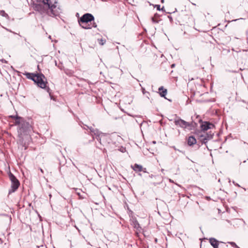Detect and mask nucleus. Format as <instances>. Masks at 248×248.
I'll use <instances>...</instances> for the list:
<instances>
[{
  "label": "nucleus",
  "mask_w": 248,
  "mask_h": 248,
  "mask_svg": "<svg viewBox=\"0 0 248 248\" xmlns=\"http://www.w3.org/2000/svg\"><path fill=\"white\" fill-rule=\"evenodd\" d=\"M35 8L41 13L46 12L50 16H57L59 15L61 9L51 0H42V3L37 5Z\"/></svg>",
  "instance_id": "f257e3e1"
},
{
  "label": "nucleus",
  "mask_w": 248,
  "mask_h": 248,
  "mask_svg": "<svg viewBox=\"0 0 248 248\" xmlns=\"http://www.w3.org/2000/svg\"><path fill=\"white\" fill-rule=\"evenodd\" d=\"M24 75L26 77L32 80L37 84L38 87L45 89L46 87L47 81L45 76L42 74H34L33 73H25Z\"/></svg>",
  "instance_id": "f03ea898"
},
{
  "label": "nucleus",
  "mask_w": 248,
  "mask_h": 248,
  "mask_svg": "<svg viewBox=\"0 0 248 248\" xmlns=\"http://www.w3.org/2000/svg\"><path fill=\"white\" fill-rule=\"evenodd\" d=\"M15 124L19 126L18 132L20 136L28 134L31 129V126L29 122H25L22 118L18 116L16 117Z\"/></svg>",
  "instance_id": "7ed1b4c3"
},
{
  "label": "nucleus",
  "mask_w": 248,
  "mask_h": 248,
  "mask_svg": "<svg viewBox=\"0 0 248 248\" xmlns=\"http://www.w3.org/2000/svg\"><path fill=\"white\" fill-rule=\"evenodd\" d=\"M199 122L201 124L200 127L202 131L204 132L215 127L214 124L208 121H203L201 119L199 120Z\"/></svg>",
  "instance_id": "20e7f679"
},
{
  "label": "nucleus",
  "mask_w": 248,
  "mask_h": 248,
  "mask_svg": "<svg viewBox=\"0 0 248 248\" xmlns=\"http://www.w3.org/2000/svg\"><path fill=\"white\" fill-rule=\"evenodd\" d=\"M9 177L12 183V190L10 191V192H15L18 188L20 183L18 180L11 172H10L9 173Z\"/></svg>",
  "instance_id": "39448f33"
},
{
  "label": "nucleus",
  "mask_w": 248,
  "mask_h": 248,
  "mask_svg": "<svg viewBox=\"0 0 248 248\" xmlns=\"http://www.w3.org/2000/svg\"><path fill=\"white\" fill-rule=\"evenodd\" d=\"M214 135V133L211 132L206 133L205 135L201 134L199 135V140L202 144L206 145L208 140L213 138Z\"/></svg>",
  "instance_id": "423d86ee"
},
{
  "label": "nucleus",
  "mask_w": 248,
  "mask_h": 248,
  "mask_svg": "<svg viewBox=\"0 0 248 248\" xmlns=\"http://www.w3.org/2000/svg\"><path fill=\"white\" fill-rule=\"evenodd\" d=\"M94 20L93 16L90 14H85L82 16L80 19L79 22L83 24H88V22H91Z\"/></svg>",
  "instance_id": "0eeeda50"
},
{
  "label": "nucleus",
  "mask_w": 248,
  "mask_h": 248,
  "mask_svg": "<svg viewBox=\"0 0 248 248\" xmlns=\"http://www.w3.org/2000/svg\"><path fill=\"white\" fill-rule=\"evenodd\" d=\"M174 123L175 125H179L180 127L183 129L187 128V126L189 125L188 122L185 121L180 118L175 120Z\"/></svg>",
  "instance_id": "6e6552de"
},
{
  "label": "nucleus",
  "mask_w": 248,
  "mask_h": 248,
  "mask_svg": "<svg viewBox=\"0 0 248 248\" xmlns=\"http://www.w3.org/2000/svg\"><path fill=\"white\" fill-rule=\"evenodd\" d=\"M90 129L92 134L96 136L97 140L99 141L101 144H102L101 138L102 137L105 136V134L100 132L97 129L90 128Z\"/></svg>",
  "instance_id": "1a4fd4ad"
},
{
  "label": "nucleus",
  "mask_w": 248,
  "mask_h": 248,
  "mask_svg": "<svg viewBox=\"0 0 248 248\" xmlns=\"http://www.w3.org/2000/svg\"><path fill=\"white\" fill-rule=\"evenodd\" d=\"M209 243L214 248H218L219 241L215 238L209 239Z\"/></svg>",
  "instance_id": "9d476101"
},
{
  "label": "nucleus",
  "mask_w": 248,
  "mask_h": 248,
  "mask_svg": "<svg viewBox=\"0 0 248 248\" xmlns=\"http://www.w3.org/2000/svg\"><path fill=\"white\" fill-rule=\"evenodd\" d=\"M159 93L161 97H164L165 99L167 98L165 97L167 93V90L164 88L163 86H161L158 88Z\"/></svg>",
  "instance_id": "9b49d317"
},
{
  "label": "nucleus",
  "mask_w": 248,
  "mask_h": 248,
  "mask_svg": "<svg viewBox=\"0 0 248 248\" xmlns=\"http://www.w3.org/2000/svg\"><path fill=\"white\" fill-rule=\"evenodd\" d=\"M197 142L195 138L193 136H190L187 140V144L189 146H192Z\"/></svg>",
  "instance_id": "f8f14e48"
},
{
  "label": "nucleus",
  "mask_w": 248,
  "mask_h": 248,
  "mask_svg": "<svg viewBox=\"0 0 248 248\" xmlns=\"http://www.w3.org/2000/svg\"><path fill=\"white\" fill-rule=\"evenodd\" d=\"M132 225L133 227L136 229V231L135 232L138 235L139 234V228H140V224L137 220H135L134 219L132 220Z\"/></svg>",
  "instance_id": "ddd939ff"
},
{
  "label": "nucleus",
  "mask_w": 248,
  "mask_h": 248,
  "mask_svg": "<svg viewBox=\"0 0 248 248\" xmlns=\"http://www.w3.org/2000/svg\"><path fill=\"white\" fill-rule=\"evenodd\" d=\"M151 19L154 23H158L159 21L161 20L160 18V15L157 13L155 14L154 16L152 17Z\"/></svg>",
  "instance_id": "4468645a"
},
{
  "label": "nucleus",
  "mask_w": 248,
  "mask_h": 248,
  "mask_svg": "<svg viewBox=\"0 0 248 248\" xmlns=\"http://www.w3.org/2000/svg\"><path fill=\"white\" fill-rule=\"evenodd\" d=\"M188 124L189 125L187 126V128H188L189 130H192L197 126V124L193 121L190 123L188 122Z\"/></svg>",
  "instance_id": "2eb2a0df"
},
{
  "label": "nucleus",
  "mask_w": 248,
  "mask_h": 248,
  "mask_svg": "<svg viewBox=\"0 0 248 248\" xmlns=\"http://www.w3.org/2000/svg\"><path fill=\"white\" fill-rule=\"evenodd\" d=\"M133 169L137 171H140V165L138 164H135L134 166H132Z\"/></svg>",
  "instance_id": "dca6fc26"
},
{
  "label": "nucleus",
  "mask_w": 248,
  "mask_h": 248,
  "mask_svg": "<svg viewBox=\"0 0 248 248\" xmlns=\"http://www.w3.org/2000/svg\"><path fill=\"white\" fill-rule=\"evenodd\" d=\"M80 26H81V27L82 28H84V29H91V27L89 26V25H87V24H82L81 23Z\"/></svg>",
  "instance_id": "f3484780"
},
{
  "label": "nucleus",
  "mask_w": 248,
  "mask_h": 248,
  "mask_svg": "<svg viewBox=\"0 0 248 248\" xmlns=\"http://www.w3.org/2000/svg\"><path fill=\"white\" fill-rule=\"evenodd\" d=\"M0 15L4 17H8V15L4 11L1 10L0 11Z\"/></svg>",
  "instance_id": "a211bd4d"
},
{
  "label": "nucleus",
  "mask_w": 248,
  "mask_h": 248,
  "mask_svg": "<svg viewBox=\"0 0 248 248\" xmlns=\"http://www.w3.org/2000/svg\"><path fill=\"white\" fill-rule=\"evenodd\" d=\"M98 40L99 44L101 45H103L106 42V40L103 39H98Z\"/></svg>",
  "instance_id": "6ab92c4d"
},
{
  "label": "nucleus",
  "mask_w": 248,
  "mask_h": 248,
  "mask_svg": "<svg viewBox=\"0 0 248 248\" xmlns=\"http://www.w3.org/2000/svg\"><path fill=\"white\" fill-rule=\"evenodd\" d=\"M142 234L145 237H147L149 235V232L147 231L144 230L142 231Z\"/></svg>",
  "instance_id": "aec40b11"
},
{
  "label": "nucleus",
  "mask_w": 248,
  "mask_h": 248,
  "mask_svg": "<svg viewBox=\"0 0 248 248\" xmlns=\"http://www.w3.org/2000/svg\"><path fill=\"white\" fill-rule=\"evenodd\" d=\"M154 7L156 8L157 10L160 11V5L159 4H155L154 5Z\"/></svg>",
  "instance_id": "412c9836"
},
{
  "label": "nucleus",
  "mask_w": 248,
  "mask_h": 248,
  "mask_svg": "<svg viewBox=\"0 0 248 248\" xmlns=\"http://www.w3.org/2000/svg\"><path fill=\"white\" fill-rule=\"evenodd\" d=\"M140 88H141V91L143 93V94H146V93L147 92L145 91V90L144 88H143L142 87H141V85H140Z\"/></svg>",
  "instance_id": "4be33fe9"
},
{
  "label": "nucleus",
  "mask_w": 248,
  "mask_h": 248,
  "mask_svg": "<svg viewBox=\"0 0 248 248\" xmlns=\"http://www.w3.org/2000/svg\"><path fill=\"white\" fill-rule=\"evenodd\" d=\"M143 171L144 173H146V169L142 167V166L140 165V172Z\"/></svg>",
  "instance_id": "5701e85b"
},
{
  "label": "nucleus",
  "mask_w": 248,
  "mask_h": 248,
  "mask_svg": "<svg viewBox=\"0 0 248 248\" xmlns=\"http://www.w3.org/2000/svg\"><path fill=\"white\" fill-rule=\"evenodd\" d=\"M168 17L169 18L170 22L171 23H172L173 22L172 17L170 16H168Z\"/></svg>",
  "instance_id": "b1692460"
},
{
  "label": "nucleus",
  "mask_w": 248,
  "mask_h": 248,
  "mask_svg": "<svg viewBox=\"0 0 248 248\" xmlns=\"http://www.w3.org/2000/svg\"><path fill=\"white\" fill-rule=\"evenodd\" d=\"M150 94L149 92H146L145 94H144L146 97L149 99V95Z\"/></svg>",
  "instance_id": "393cba45"
},
{
  "label": "nucleus",
  "mask_w": 248,
  "mask_h": 248,
  "mask_svg": "<svg viewBox=\"0 0 248 248\" xmlns=\"http://www.w3.org/2000/svg\"><path fill=\"white\" fill-rule=\"evenodd\" d=\"M233 183L234 184V185H235V186H237L238 187L240 186V185L238 184L235 183L234 181H233Z\"/></svg>",
  "instance_id": "a878e982"
},
{
  "label": "nucleus",
  "mask_w": 248,
  "mask_h": 248,
  "mask_svg": "<svg viewBox=\"0 0 248 248\" xmlns=\"http://www.w3.org/2000/svg\"><path fill=\"white\" fill-rule=\"evenodd\" d=\"M93 27H94V28H96L97 27L96 24L95 23H93Z\"/></svg>",
  "instance_id": "bb28decb"
},
{
  "label": "nucleus",
  "mask_w": 248,
  "mask_h": 248,
  "mask_svg": "<svg viewBox=\"0 0 248 248\" xmlns=\"http://www.w3.org/2000/svg\"><path fill=\"white\" fill-rule=\"evenodd\" d=\"M160 11H165L164 7L163 6L161 8H160Z\"/></svg>",
  "instance_id": "cd10ccee"
},
{
  "label": "nucleus",
  "mask_w": 248,
  "mask_h": 248,
  "mask_svg": "<svg viewBox=\"0 0 248 248\" xmlns=\"http://www.w3.org/2000/svg\"><path fill=\"white\" fill-rule=\"evenodd\" d=\"M226 221H227L228 223H229V224H232L231 222V221H230V220L227 219V220H226Z\"/></svg>",
  "instance_id": "c85d7f7f"
},
{
  "label": "nucleus",
  "mask_w": 248,
  "mask_h": 248,
  "mask_svg": "<svg viewBox=\"0 0 248 248\" xmlns=\"http://www.w3.org/2000/svg\"><path fill=\"white\" fill-rule=\"evenodd\" d=\"M174 66H175V64H174V63H173V64H172L171 65V68H173V67H174Z\"/></svg>",
  "instance_id": "c756f323"
},
{
  "label": "nucleus",
  "mask_w": 248,
  "mask_h": 248,
  "mask_svg": "<svg viewBox=\"0 0 248 248\" xmlns=\"http://www.w3.org/2000/svg\"><path fill=\"white\" fill-rule=\"evenodd\" d=\"M40 170H41V171L42 173H43V172H44V171H43V170L42 169H40Z\"/></svg>",
  "instance_id": "7c9ffc66"
},
{
  "label": "nucleus",
  "mask_w": 248,
  "mask_h": 248,
  "mask_svg": "<svg viewBox=\"0 0 248 248\" xmlns=\"http://www.w3.org/2000/svg\"><path fill=\"white\" fill-rule=\"evenodd\" d=\"M149 177H153V175H152V174H151V175H149Z\"/></svg>",
  "instance_id": "2f4dec72"
},
{
  "label": "nucleus",
  "mask_w": 248,
  "mask_h": 248,
  "mask_svg": "<svg viewBox=\"0 0 248 248\" xmlns=\"http://www.w3.org/2000/svg\"><path fill=\"white\" fill-rule=\"evenodd\" d=\"M153 143L154 144H155V143H156V141H153Z\"/></svg>",
  "instance_id": "473e14b6"
},
{
  "label": "nucleus",
  "mask_w": 248,
  "mask_h": 248,
  "mask_svg": "<svg viewBox=\"0 0 248 248\" xmlns=\"http://www.w3.org/2000/svg\"><path fill=\"white\" fill-rule=\"evenodd\" d=\"M140 131H141V133H142V136H143V137H144V135L143 134L142 132V131H141V129H140Z\"/></svg>",
  "instance_id": "72a5a7b5"
},
{
  "label": "nucleus",
  "mask_w": 248,
  "mask_h": 248,
  "mask_svg": "<svg viewBox=\"0 0 248 248\" xmlns=\"http://www.w3.org/2000/svg\"><path fill=\"white\" fill-rule=\"evenodd\" d=\"M164 0H161V2H163Z\"/></svg>",
  "instance_id": "f704fd0d"
},
{
  "label": "nucleus",
  "mask_w": 248,
  "mask_h": 248,
  "mask_svg": "<svg viewBox=\"0 0 248 248\" xmlns=\"http://www.w3.org/2000/svg\"><path fill=\"white\" fill-rule=\"evenodd\" d=\"M246 160H245L243 161L244 163H246Z\"/></svg>",
  "instance_id": "c9c22d12"
}]
</instances>
